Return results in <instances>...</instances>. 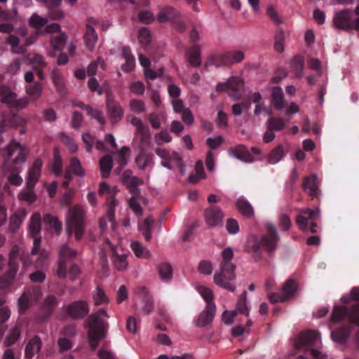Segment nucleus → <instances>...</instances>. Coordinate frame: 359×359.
Returning a JSON list of instances; mask_svg holds the SVG:
<instances>
[{
	"label": "nucleus",
	"instance_id": "obj_1",
	"mask_svg": "<svg viewBox=\"0 0 359 359\" xmlns=\"http://www.w3.org/2000/svg\"><path fill=\"white\" fill-rule=\"evenodd\" d=\"M16 34L8 35L6 43L10 46L11 51L15 55H23L27 52V47L35 43L39 36L43 34L41 30H37L28 36V29L25 26H20L15 29Z\"/></svg>",
	"mask_w": 359,
	"mask_h": 359
},
{
	"label": "nucleus",
	"instance_id": "obj_2",
	"mask_svg": "<svg viewBox=\"0 0 359 359\" xmlns=\"http://www.w3.org/2000/svg\"><path fill=\"white\" fill-rule=\"evenodd\" d=\"M86 211L80 205L68 209L65 218V233L68 236H74L76 241H80L86 232Z\"/></svg>",
	"mask_w": 359,
	"mask_h": 359
},
{
	"label": "nucleus",
	"instance_id": "obj_3",
	"mask_svg": "<svg viewBox=\"0 0 359 359\" xmlns=\"http://www.w3.org/2000/svg\"><path fill=\"white\" fill-rule=\"evenodd\" d=\"M5 150L6 152L4 155V168L11 172L20 171L22 165L27 160V149L17 141L13 140Z\"/></svg>",
	"mask_w": 359,
	"mask_h": 359
},
{
	"label": "nucleus",
	"instance_id": "obj_4",
	"mask_svg": "<svg viewBox=\"0 0 359 359\" xmlns=\"http://www.w3.org/2000/svg\"><path fill=\"white\" fill-rule=\"evenodd\" d=\"M235 269V265H220L219 269L214 274V283L217 286L229 292H234L236 290V285L231 282L234 280L236 277Z\"/></svg>",
	"mask_w": 359,
	"mask_h": 359
},
{
	"label": "nucleus",
	"instance_id": "obj_5",
	"mask_svg": "<svg viewBox=\"0 0 359 359\" xmlns=\"http://www.w3.org/2000/svg\"><path fill=\"white\" fill-rule=\"evenodd\" d=\"M17 94L7 85L0 86V102L8 107L24 109L29 104L27 98L18 99Z\"/></svg>",
	"mask_w": 359,
	"mask_h": 359
},
{
	"label": "nucleus",
	"instance_id": "obj_6",
	"mask_svg": "<svg viewBox=\"0 0 359 359\" xmlns=\"http://www.w3.org/2000/svg\"><path fill=\"white\" fill-rule=\"evenodd\" d=\"M41 230V215L35 212L32 216L28 224L29 234L34 238V246L31 251L32 255H36L40 252L41 238L38 236Z\"/></svg>",
	"mask_w": 359,
	"mask_h": 359
},
{
	"label": "nucleus",
	"instance_id": "obj_7",
	"mask_svg": "<svg viewBox=\"0 0 359 359\" xmlns=\"http://www.w3.org/2000/svg\"><path fill=\"white\" fill-rule=\"evenodd\" d=\"M156 154L161 158L162 166L169 170H172L171 165V161L172 160L175 162L181 175H185V165L182 161V158L177 151H173L171 156L169 151L167 149L157 148L156 149Z\"/></svg>",
	"mask_w": 359,
	"mask_h": 359
},
{
	"label": "nucleus",
	"instance_id": "obj_8",
	"mask_svg": "<svg viewBox=\"0 0 359 359\" xmlns=\"http://www.w3.org/2000/svg\"><path fill=\"white\" fill-rule=\"evenodd\" d=\"M18 250L16 247L11 248L8 254V269L6 273L0 277V289H6L9 287L18 271V264L15 263V260Z\"/></svg>",
	"mask_w": 359,
	"mask_h": 359
},
{
	"label": "nucleus",
	"instance_id": "obj_9",
	"mask_svg": "<svg viewBox=\"0 0 359 359\" xmlns=\"http://www.w3.org/2000/svg\"><path fill=\"white\" fill-rule=\"evenodd\" d=\"M345 316L349 320L359 325V304L353 306L351 309L345 306H334L331 316V320L334 323L341 321Z\"/></svg>",
	"mask_w": 359,
	"mask_h": 359
},
{
	"label": "nucleus",
	"instance_id": "obj_10",
	"mask_svg": "<svg viewBox=\"0 0 359 359\" xmlns=\"http://www.w3.org/2000/svg\"><path fill=\"white\" fill-rule=\"evenodd\" d=\"M243 81L239 77L231 76L226 83H222L217 86V91H226L229 96L233 100L241 99V95L238 91L243 88Z\"/></svg>",
	"mask_w": 359,
	"mask_h": 359
},
{
	"label": "nucleus",
	"instance_id": "obj_11",
	"mask_svg": "<svg viewBox=\"0 0 359 359\" xmlns=\"http://www.w3.org/2000/svg\"><path fill=\"white\" fill-rule=\"evenodd\" d=\"M266 234L264 235L261 239L260 243L262 246L266 249L269 252H273L278 246L280 241V237L276 226L273 224H267L266 225Z\"/></svg>",
	"mask_w": 359,
	"mask_h": 359
},
{
	"label": "nucleus",
	"instance_id": "obj_12",
	"mask_svg": "<svg viewBox=\"0 0 359 359\" xmlns=\"http://www.w3.org/2000/svg\"><path fill=\"white\" fill-rule=\"evenodd\" d=\"M106 110L109 119L112 123H116L123 118V107L110 93H107L106 97Z\"/></svg>",
	"mask_w": 359,
	"mask_h": 359
},
{
	"label": "nucleus",
	"instance_id": "obj_13",
	"mask_svg": "<svg viewBox=\"0 0 359 359\" xmlns=\"http://www.w3.org/2000/svg\"><path fill=\"white\" fill-rule=\"evenodd\" d=\"M333 24L337 29L358 30L355 17L348 10L337 13L333 19Z\"/></svg>",
	"mask_w": 359,
	"mask_h": 359
},
{
	"label": "nucleus",
	"instance_id": "obj_14",
	"mask_svg": "<svg viewBox=\"0 0 359 359\" xmlns=\"http://www.w3.org/2000/svg\"><path fill=\"white\" fill-rule=\"evenodd\" d=\"M299 214L296 217V223L299 228L303 231H307L309 224L311 221H316L320 216L318 209L313 210L310 208H304L298 210Z\"/></svg>",
	"mask_w": 359,
	"mask_h": 359
},
{
	"label": "nucleus",
	"instance_id": "obj_15",
	"mask_svg": "<svg viewBox=\"0 0 359 359\" xmlns=\"http://www.w3.org/2000/svg\"><path fill=\"white\" fill-rule=\"evenodd\" d=\"M65 312L74 319L83 318L89 312L86 302L83 300L76 301L64 307Z\"/></svg>",
	"mask_w": 359,
	"mask_h": 359
},
{
	"label": "nucleus",
	"instance_id": "obj_16",
	"mask_svg": "<svg viewBox=\"0 0 359 359\" xmlns=\"http://www.w3.org/2000/svg\"><path fill=\"white\" fill-rule=\"evenodd\" d=\"M111 252V260L114 267L118 271L125 270L128 265L127 255L123 252H119L118 248L112 244L108 239L105 241Z\"/></svg>",
	"mask_w": 359,
	"mask_h": 359
},
{
	"label": "nucleus",
	"instance_id": "obj_17",
	"mask_svg": "<svg viewBox=\"0 0 359 359\" xmlns=\"http://www.w3.org/2000/svg\"><path fill=\"white\" fill-rule=\"evenodd\" d=\"M216 305H206L203 311L198 315V318L194 321L197 327H204L209 325L215 316Z\"/></svg>",
	"mask_w": 359,
	"mask_h": 359
},
{
	"label": "nucleus",
	"instance_id": "obj_18",
	"mask_svg": "<svg viewBox=\"0 0 359 359\" xmlns=\"http://www.w3.org/2000/svg\"><path fill=\"white\" fill-rule=\"evenodd\" d=\"M204 214L206 223L211 227L221 224L224 217L220 208L216 205L206 208Z\"/></svg>",
	"mask_w": 359,
	"mask_h": 359
},
{
	"label": "nucleus",
	"instance_id": "obj_19",
	"mask_svg": "<svg viewBox=\"0 0 359 359\" xmlns=\"http://www.w3.org/2000/svg\"><path fill=\"white\" fill-rule=\"evenodd\" d=\"M320 339V335L317 332L307 330L302 332L295 339L294 346L297 349L302 348L304 346H309Z\"/></svg>",
	"mask_w": 359,
	"mask_h": 359
},
{
	"label": "nucleus",
	"instance_id": "obj_20",
	"mask_svg": "<svg viewBox=\"0 0 359 359\" xmlns=\"http://www.w3.org/2000/svg\"><path fill=\"white\" fill-rule=\"evenodd\" d=\"M67 41V36L65 32H60V34L51 36L50 45L51 49L48 51L47 55L50 57H55L56 52L62 51Z\"/></svg>",
	"mask_w": 359,
	"mask_h": 359
},
{
	"label": "nucleus",
	"instance_id": "obj_21",
	"mask_svg": "<svg viewBox=\"0 0 359 359\" xmlns=\"http://www.w3.org/2000/svg\"><path fill=\"white\" fill-rule=\"evenodd\" d=\"M85 171L81 166V161L76 157L72 158L69 166L66 168L65 177L66 180H72L73 175L83 177L85 176Z\"/></svg>",
	"mask_w": 359,
	"mask_h": 359
},
{
	"label": "nucleus",
	"instance_id": "obj_22",
	"mask_svg": "<svg viewBox=\"0 0 359 359\" xmlns=\"http://www.w3.org/2000/svg\"><path fill=\"white\" fill-rule=\"evenodd\" d=\"M224 65H232L242 62L245 58V53L242 50H233L219 56Z\"/></svg>",
	"mask_w": 359,
	"mask_h": 359
},
{
	"label": "nucleus",
	"instance_id": "obj_23",
	"mask_svg": "<svg viewBox=\"0 0 359 359\" xmlns=\"http://www.w3.org/2000/svg\"><path fill=\"white\" fill-rule=\"evenodd\" d=\"M271 102L274 108L278 111L283 109L286 106V101L282 88L274 86L271 89Z\"/></svg>",
	"mask_w": 359,
	"mask_h": 359
},
{
	"label": "nucleus",
	"instance_id": "obj_24",
	"mask_svg": "<svg viewBox=\"0 0 359 359\" xmlns=\"http://www.w3.org/2000/svg\"><path fill=\"white\" fill-rule=\"evenodd\" d=\"M43 161L40 158L34 161L32 168L29 170L27 177V185L29 187H34L41 175V169Z\"/></svg>",
	"mask_w": 359,
	"mask_h": 359
},
{
	"label": "nucleus",
	"instance_id": "obj_25",
	"mask_svg": "<svg viewBox=\"0 0 359 359\" xmlns=\"http://www.w3.org/2000/svg\"><path fill=\"white\" fill-rule=\"evenodd\" d=\"M27 211L24 208L18 209L10 219L8 230L12 233H15L20 228V226L26 217Z\"/></svg>",
	"mask_w": 359,
	"mask_h": 359
},
{
	"label": "nucleus",
	"instance_id": "obj_26",
	"mask_svg": "<svg viewBox=\"0 0 359 359\" xmlns=\"http://www.w3.org/2000/svg\"><path fill=\"white\" fill-rule=\"evenodd\" d=\"M25 93L28 96L27 97L29 101H36L40 99L43 93V86L39 81L27 84L25 86Z\"/></svg>",
	"mask_w": 359,
	"mask_h": 359
},
{
	"label": "nucleus",
	"instance_id": "obj_27",
	"mask_svg": "<svg viewBox=\"0 0 359 359\" xmlns=\"http://www.w3.org/2000/svg\"><path fill=\"white\" fill-rule=\"evenodd\" d=\"M88 333L106 334L104 321L99 315H90L88 317Z\"/></svg>",
	"mask_w": 359,
	"mask_h": 359
},
{
	"label": "nucleus",
	"instance_id": "obj_28",
	"mask_svg": "<svg viewBox=\"0 0 359 359\" xmlns=\"http://www.w3.org/2000/svg\"><path fill=\"white\" fill-rule=\"evenodd\" d=\"M123 182L128 187L129 191L132 195H138L141 193L140 189L137 187L144 184V181L137 177L124 175L123 177Z\"/></svg>",
	"mask_w": 359,
	"mask_h": 359
},
{
	"label": "nucleus",
	"instance_id": "obj_29",
	"mask_svg": "<svg viewBox=\"0 0 359 359\" xmlns=\"http://www.w3.org/2000/svg\"><path fill=\"white\" fill-rule=\"evenodd\" d=\"M303 188L311 196H317L318 194V180L316 175H311L304 179Z\"/></svg>",
	"mask_w": 359,
	"mask_h": 359
},
{
	"label": "nucleus",
	"instance_id": "obj_30",
	"mask_svg": "<svg viewBox=\"0 0 359 359\" xmlns=\"http://www.w3.org/2000/svg\"><path fill=\"white\" fill-rule=\"evenodd\" d=\"M231 156L238 158L244 162H252L253 158L248 151L246 147L243 144L238 145L229 151Z\"/></svg>",
	"mask_w": 359,
	"mask_h": 359
},
{
	"label": "nucleus",
	"instance_id": "obj_31",
	"mask_svg": "<svg viewBox=\"0 0 359 359\" xmlns=\"http://www.w3.org/2000/svg\"><path fill=\"white\" fill-rule=\"evenodd\" d=\"M187 60L192 67H199L201 65V50L199 45L191 46L187 54Z\"/></svg>",
	"mask_w": 359,
	"mask_h": 359
},
{
	"label": "nucleus",
	"instance_id": "obj_32",
	"mask_svg": "<svg viewBox=\"0 0 359 359\" xmlns=\"http://www.w3.org/2000/svg\"><path fill=\"white\" fill-rule=\"evenodd\" d=\"M42 346V343L39 336H34L27 344L25 348V356L27 359H31L38 353Z\"/></svg>",
	"mask_w": 359,
	"mask_h": 359
},
{
	"label": "nucleus",
	"instance_id": "obj_33",
	"mask_svg": "<svg viewBox=\"0 0 359 359\" xmlns=\"http://www.w3.org/2000/svg\"><path fill=\"white\" fill-rule=\"evenodd\" d=\"M121 54L123 58L125 60V63L121 65L122 70L126 72L133 71L135 66V60L130 50L127 47H123Z\"/></svg>",
	"mask_w": 359,
	"mask_h": 359
},
{
	"label": "nucleus",
	"instance_id": "obj_34",
	"mask_svg": "<svg viewBox=\"0 0 359 359\" xmlns=\"http://www.w3.org/2000/svg\"><path fill=\"white\" fill-rule=\"evenodd\" d=\"M130 246L136 257L146 259L151 258V253L150 250L144 247L140 242L133 241Z\"/></svg>",
	"mask_w": 359,
	"mask_h": 359
},
{
	"label": "nucleus",
	"instance_id": "obj_35",
	"mask_svg": "<svg viewBox=\"0 0 359 359\" xmlns=\"http://www.w3.org/2000/svg\"><path fill=\"white\" fill-rule=\"evenodd\" d=\"M84 41L86 46L89 50L93 51L97 41V34H96L93 25L90 24L86 25V30L84 34Z\"/></svg>",
	"mask_w": 359,
	"mask_h": 359
},
{
	"label": "nucleus",
	"instance_id": "obj_36",
	"mask_svg": "<svg viewBox=\"0 0 359 359\" xmlns=\"http://www.w3.org/2000/svg\"><path fill=\"white\" fill-rule=\"evenodd\" d=\"M154 220L152 217L149 216L144 219L142 223L138 224V229L143 235L146 241L149 242L151 240V229Z\"/></svg>",
	"mask_w": 359,
	"mask_h": 359
},
{
	"label": "nucleus",
	"instance_id": "obj_37",
	"mask_svg": "<svg viewBox=\"0 0 359 359\" xmlns=\"http://www.w3.org/2000/svg\"><path fill=\"white\" fill-rule=\"evenodd\" d=\"M51 79L56 88L57 92L60 96L65 97L67 93V90L63 79L58 70L53 69L52 71Z\"/></svg>",
	"mask_w": 359,
	"mask_h": 359
},
{
	"label": "nucleus",
	"instance_id": "obj_38",
	"mask_svg": "<svg viewBox=\"0 0 359 359\" xmlns=\"http://www.w3.org/2000/svg\"><path fill=\"white\" fill-rule=\"evenodd\" d=\"M77 251L67 244H63L59 248L58 250V259L63 262H69L76 258Z\"/></svg>",
	"mask_w": 359,
	"mask_h": 359
},
{
	"label": "nucleus",
	"instance_id": "obj_39",
	"mask_svg": "<svg viewBox=\"0 0 359 359\" xmlns=\"http://www.w3.org/2000/svg\"><path fill=\"white\" fill-rule=\"evenodd\" d=\"M100 170L102 178H107L113 168V159L109 155H106L99 161Z\"/></svg>",
	"mask_w": 359,
	"mask_h": 359
},
{
	"label": "nucleus",
	"instance_id": "obj_40",
	"mask_svg": "<svg viewBox=\"0 0 359 359\" xmlns=\"http://www.w3.org/2000/svg\"><path fill=\"white\" fill-rule=\"evenodd\" d=\"M140 202L146 203V199L142 196L141 193L136 195H132L131 198L128 201V205L137 215H142L143 214V210L140 206Z\"/></svg>",
	"mask_w": 359,
	"mask_h": 359
},
{
	"label": "nucleus",
	"instance_id": "obj_41",
	"mask_svg": "<svg viewBox=\"0 0 359 359\" xmlns=\"http://www.w3.org/2000/svg\"><path fill=\"white\" fill-rule=\"evenodd\" d=\"M115 209L109 208L107 214L103 216L99 220V226L103 233L107 228V223L109 222L111 223L113 229L115 228Z\"/></svg>",
	"mask_w": 359,
	"mask_h": 359
},
{
	"label": "nucleus",
	"instance_id": "obj_42",
	"mask_svg": "<svg viewBox=\"0 0 359 359\" xmlns=\"http://www.w3.org/2000/svg\"><path fill=\"white\" fill-rule=\"evenodd\" d=\"M238 210L241 214L246 217H250L254 215V210L250 203L244 198H239L236 201Z\"/></svg>",
	"mask_w": 359,
	"mask_h": 359
},
{
	"label": "nucleus",
	"instance_id": "obj_43",
	"mask_svg": "<svg viewBox=\"0 0 359 359\" xmlns=\"http://www.w3.org/2000/svg\"><path fill=\"white\" fill-rule=\"evenodd\" d=\"M12 247H16L18 248V253L15 255V263H18V259L22 262V269L24 270L22 273H26V269L29 268L32 264V260L30 258L29 254L27 252H25L20 248V247L17 245H13Z\"/></svg>",
	"mask_w": 359,
	"mask_h": 359
},
{
	"label": "nucleus",
	"instance_id": "obj_44",
	"mask_svg": "<svg viewBox=\"0 0 359 359\" xmlns=\"http://www.w3.org/2000/svg\"><path fill=\"white\" fill-rule=\"evenodd\" d=\"M286 154L285 149L283 144L276 147L268 156V162L270 164H276L283 159Z\"/></svg>",
	"mask_w": 359,
	"mask_h": 359
},
{
	"label": "nucleus",
	"instance_id": "obj_45",
	"mask_svg": "<svg viewBox=\"0 0 359 359\" xmlns=\"http://www.w3.org/2000/svg\"><path fill=\"white\" fill-rule=\"evenodd\" d=\"M18 199L27 202L29 204L33 203L37 198L36 195L34 192V187H29L26 185L18 194Z\"/></svg>",
	"mask_w": 359,
	"mask_h": 359
},
{
	"label": "nucleus",
	"instance_id": "obj_46",
	"mask_svg": "<svg viewBox=\"0 0 359 359\" xmlns=\"http://www.w3.org/2000/svg\"><path fill=\"white\" fill-rule=\"evenodd\" d=\"M304 66V60L299 55L294 57L290 62L292 71L297 78H301L302 76Z\"/></svg>",
	"mask_w": 359,
	"mask_h": 359
},
{
	"label": "nucleus",
	"instance_id": "obj_47",
	"mask_svg": "<svg viewBox=\"0 0 359 359\" xmlns=\"http://www.w3.org/2000/svg\"><path fill=\"white\" fill-rule=\"evenodd\" d=\"M43 221L46 224L55 230L57 235L60 234L62 229V224L57 217L47 214L43 217Z\"/></svg>",
	"mask_w": 359,
	"mask_h": 359
},
{
	"label": "nucleus",
	"instance_id": "obj_48",
	"mask_svg": "<svg viewBox=\"0 0 359 359\" xmlns=\"http://www.w3.org/2000/svg\"><path fill=\"white\" fill-rule=\"evenodd\" d=\"M234 311L236 314L241 313L246 316L250 314V309L247 306V292L244 291L238 299Z\"/></svg>",
	"mask_w": 359,
	"mask_h": 359
},
{
	"label": "nucleus",
	"instance_id": "obj_49",
	"mask_svg": "<svg viewBox=\"0 0 359 359\" xmlns=\"http://www.w3.org/2000/svg\"><path fill=\"white\" fill-rule=\"evenodd\" d=\"M130 154V148L128 147H123L118 151V158L116 159L117 163L119 164V167L115 170V172L119 173L123 167L127 164L128 158Z\"/></svg>",
	"mask_w": 359,
	"mask_h": 359
},
{
	"label": "nucleus",
	"instance_id": "obj_50",
	"mask_svg": "<svg viewBox=\"0 0 359 359\" xmlns=\"http://www.w3.org/2000/svg\"><path fill=\"white\" fill-rule=\"evenodd\" d=\"M48 22V18L42 17L36 13H34L29 18V25L36 29L44 27Z\"/></svg>",
	"mask_w": 359,
	"mask_h": 359
},
{
	"label": "nucleus",
	"instance_id": "obj_51",
	"mask_svg": "<svg viewBox=\"0 0 359 359\" xmlns=\"http://www.w3.org/2000/svg\"><path fill=\"white\" fill-rule=\"evenodd\" d=\"M28 61L33 69L45 68L47 66V62L45 61L43 56L39 53H33L31 55L28 57Z\"/></svg>",
	"mask_w": 359,
	"mask_h": 359
},
{
	"label": "nucleus",
	"instance_id": "obj_52",
	"mask_svg": "<svg viewBox=\"0 0 359 359\" xmlns=\"http://www.w3.org/2000/svg\"><path fill=\"white\" fill-rule=\"evenodd\" d=\"M128 107L130 111L137 114L145 112L147 109L145 102L136 98L130 100Z\"/></svg>",
	"mask_w": 359,
	"mask_h": 359
},
{
	"label": "nucleus",
	"instance_id": "obj_53",
	"mask_svg": "<svg viewBox=\"0 0 359 359\" xmlns=\"http://www.w3.org/2000/svg\"><path fill=\"white\" fill-rule=\"evenodd\" d=\"M297 290V283L293 279H288L282 287V294L286 297V301L292 297Z\"/></svg>",
	"mask_w": 359,
	"mask_h": 359
},
{
	"label": "nucleus",
	"instance_id": "obj_54",
	"mask_svg": "<svg viewBox=\"0 0 359 359\" xmlns=\"http://www.w3.org/2000/svg\"><path fill=\"white\" fill-rule=\"evenodd\" d=\"M130 123L136 128V133L142 137H147L149 135V128L145 126L139 117H133Z\"/></svg>",
	"mask_w": 359,
	"mask_h": 359
},
{
	"label": "nucleus",
	"instance_id": "obj_55",
	"mask_svg": "<svg viewBox=\"0 0 359 359\" xmlns=\"http://www.w3.org/2000/svg\"><path fill=\"white\" fill-rule=\"evenodd\" d=\"M176 13L173 8L165 6L157 15V19L161 22H167L174 18Z\"/></svg>",
	"mask_w": 359,
	"mask_h": 359
},
{
	"label": "nucleus",
	"instance_id": "obj_56",
	"mask_svg": "<svg viewBox=\"0 0 359 359\" xmlns=\"http://www.w3.org/2000/svg\"><path fill=\"white\" fill-rule=\"evenodd\" d=\"M262 246V243H260V239L257 238L253 237L248 241V248L250 251L255 253V259H259L262 257V253L260 251Z\"/></svg>",
	"mask_w": 359,
	"mask_h": 359
},
{
	"label": "nucleus",
	"instance_id": "obj_57",
	"mask_svg": "<svg viewBox=\"0 0 359 359\" xmlns=\"http://www.w3.org/2000/svg\"><path fill=\"white\" fill-rule=\"evenodd\" d=\"M153 158V154L143 152L136 157L135 161L139 168L144 170L152 162Z\"/></svg>",
	"mask_w": 359,
	"mask_h": 359
},
{
	"label": "nucleus",
	"instance_id": "obj_58",
	"mask_svg": "<svg viewBox=\"0 0 359 359\" xmlns=\"http://www.w3.org/2000/svg\"><path fill=\"white\" fill-rule=\"evenodd\" d=\"M158 273L163 280H170L172 276V268L169 263H161L158 266Z\"/></svg>",
	"mask_w": 359,
	"mask_h": 359
},
{
	"label": "nucleus",
	"instance_id": "obj_59",
	"mask_svg": "<svg viewBox=\"0 0 359 359\" xmlns=\"http://www.w3.org/2000/svg\"><path fill=\"white\" fill-rule=\"evenodd\" d=\"M285 127V123L282 118L271 117L266 122V128L273 131H280Z\"/></svg>",
	"mask_w": 359,
	"mask_h": 359
},
{
	"label": "nucleus",
	"instance_id": "obj_60",
	"mask_svg": "<svg viewBox=\"0 0 359 359\" xmlns=\"http://www.w3.org/2000/svg\"><path fill=\"white\" fill-rule=\"evenodd\" d=\"M86 111L92 118L95 119L100 125L105 124L106 119L101 110L94 109L91 106H88L86 107Z\"/></svg>",
	"mask_w": 359,
	"mask_h": 359
},
{
	"label": "nucleus",
	"instance_id": "obj_61",
	"mask_svg": "<svg viewBox=\"0 0 359 359\" xmlns=\"http://www.w3.org/2000/svg\"><path fill=\"white\" fill-rule=\"evenodd\" d=\"M285 34L283 29H278L275 34V50L281 53L284 50Z\"/></svg>",
	"mask_w": 359,
	"mask_h": 359
},
{
	"label": "nucleus",
	"instance_id": "obj_62",
	"mask_svg": "<svg viewBox=\"0 0 359 359\" xmlns=\"http://www.w3.org/2000/svg\"><path fill=\"white\" fill-rule=\"evenodd\" d=\"M98 66L102 69H105L106 65L104 60L99 57L97 60L91 62L87 67V74L88 76H94L97 73Z\"/></svg>",
	"mask_w": 359,
	"mask_h": 359
},
{
	"label": "nucleus",
	"instance_id": "obj_63",
	"mask_svg": "<svg viewBox=\"0 0 359 359\" xmlns=\"http://www.w3.org/2000/svg\"><path fill=\"white\" fill-rule=\"evenodd\" d=\"M198 292L203 299L206 302V305H215L213 302L214 294L210 288L201 286L198 287Z\"/></svg>",
	"mask_w": 359,
	"mask_h": 359
},
{
	"label": "nucleus",
	"instance_id": "obj_64",
	"mask_svg": "<svg viewBox=\"0 0 359 359\" xmlns=\"http://www.w3.org/2000/svg\"><path fill=\"white\" fill-rule=\"evenodd\" d=\"M20 337V330L18 327H14L12 328L8 333V336L6 337L4 341V344L6 346H10L13 344Z\"/></svg>",
	"mask_w": 359,
	"mask_h": 359
}]
</instances>
